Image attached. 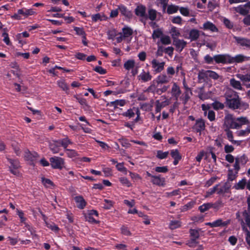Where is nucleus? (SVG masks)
Segmentation results:
<instances>
[{"instance_id": "obj_52", "label": "nucleus", "mask_w": 250, "mask_h": 250, "mask_svg": "<svg viewBox=\"0 0 250 250\" xmlns=\"http://www.w3.org/2000/svg\"><path fill=\"white\" fill-rule=\"evenodd\" d=\"M163 34V32L160 29H157L153 31L152 37L153 39L160 38Z\"/></svg>"}, {"instance_id": "obj_60", "label": "nucleus", "mask_w": 250, "mask_h": 250, "mask_svg": "<svg viewBox=\"0 0 250 250\" xmlns=\"http://www.w3.org/2000/svg\"><path fill=\"white\" fill-rule=\"evenodd\" d=\"M92 20L93 21L96 22L98 21H102L104 19V16H102L100 14L98 13L95 15H93L91 17Z\"/></svg>"}, {"instance_id": "obj_6", "label": "nucleus", "mask_w": 250, "mask_h": 250, "mask_svg": "<svg viewBox=\"0 0 250 250\" xmlns=\"http://www.w3.org/2000/svg\"><path fill=\"white\" fill-rule=\"evenodd\" d=\"M153 72L155 73L161 72L164 69L165 62H160L158 60L154 59L151 62Z\"/></svg>"}, {"instance_id": "obj_38", "label": "nucleus", "mask_w": 250, "mask_h": 250, "mask_svg": "<svg viewBox=\"0 0 250 250\" xmlns=\"http://www.w3.org/2000/svg\"><path fill=\"white\" fill-rule=\"evenodd\" d=\"M246 6H245V5H239L236 7L235 9L237 12L240 13V14L242 15H246L249 13V11L246 9Z\"/></svg>"}, {"instance_id": "obj_39", "label": "nucleus", "mask_w": 250, "mask_h": 250, "mask_svg": "<svg viewBox=\"0 0 250 250\" xmlns=\"http://www.w3.org/2000/svg\"><path fill=\"white\" fill-rule=\"evenodd\" d=\"M42 182L43 185L46 188H52L54 186L53 183L48 179L42 177Z\"/></svg>"}, {"instance_id": "obj_4", "label": "nucleus", "mask_w": 250, "mask_h": 250, "mask_svg": "<svg viewBox=\"0 0 250 250\" xmlns=\"http://www.w3.org/2000/svg\"><path fill=\"white\" fill-rule=\"evenodd\" d=\"M49 160L51 166L53 168L61 169L62 168H65L67 170L64 166L65 164L64 159L60 157L54 156L50 158Z\"/></svg>"}, {"instance_id": "obj_28", "label": "nucleus", "mask_w": 250, "mask_h": 250, "mask_svg": "<svg viewBox=\"0 0 250 250\" xmlns=\"http://www.w3.org/2000/svg\"><path fill=\"white\" fill-rule=\"evenodd\" d=\"M246 162V160L245 156H241L240 157H237L235 159V162L234 165L235 169L238 171L239 168V165L241 163L245 164Z\"/></svg>"}, {"instance_id": "obj_58", "label": "nucleus", "mask_w": 250, "mask_h": 250, "mask_svg": "<svg viewBox=\"0 0 250 250\" xmlns=\"http://www.w3.org/2000/svg\"><path fill=\"white\" fill-rule=\"evenodd\" d=\"M194 204V203L193 202H190L187 204L186 205L183 206L181 208V211L184 212L186 211L189 209H191L193 205Z\"/></svg>"}, {"instance_id": "obj_46", "label": "nucleus", "mask_w": 250, "mask_h": 250, "mask_svg": "<svg viewBox=\"0 0 250 250\" xmlns=\"http://www.w3.org/2000/svg\"><path fill=\"white\" fill-rule=\"evenodd\" d=\"M66 154L69 158H75L78 155V153L73 149H66Z\"/></svg>"}, {"instance_id": "obj_45", "label": "nucleus", "mask_w": 250, "mask_h": 250, "mask_svg": "<svg viewBox=\"0 0 250 250\" xmlns=\"http://www.w3.org/2000/svg\"><path fill=\"white\" fill-rule=\"evenodd\" d=\"M181 222L179 221H171L169 224V228L171 229H176L179 228L181 226Z\"/></svg>"}, {"instance_id": "obj_30", "label": "nucleus", "mask_w": 250, "mask_h": 250, "mask_svg": "<svg viewBox=\"0 0 250 250\" xmlns=\"http://www.w3.org/2000/svg\"><path fill=\"white\" fill-rule=\"evenodd\" d=\"M169 33L171 34L173 40L175 39H177L181 35L180 30L177 27L174 26L171 27Z\"/></svg>"}, {"instance_id": "obj_18", "label": "nucleus", "mask_w": 250, "mask_h": 250, "mask_svg": "<svg viewBox=\"0 0 250 250\" xmlns=\"http://www.w3.org/2000/svg\"><path fill=\"white\" fill-rule=\"evenodd\" d=\"M170 93L171 95L174 97L176 100L178 99L181 94L180 88L176 83H173Z\"/></svg>"}, {"instance_id": "obj_8", "label": "nucleus", "mask_w": 250, "mask_h": 250, "mask_svg": "<svg viewBox=\"0 0 250 250\" xmlns=\"http://www.w3.org/2000/svg\"><path fill=\"white\" fill-rule=\"evenodd\" d=\"M250 58L244 56L242 54H238L234 57H231L230 55V63H241L245 61H249Z\"/></svg>"}, {"instance_id": "obj_31", "label": "nucleus", "mask_w": 250, "mask_h": 250, "mask_svg": "<svg viewBox=\"0 0 250 250\" xmlns=\"http://www.w3.org/2000/svg\"><path fill=\"white\" fill-rule=\"evenodd\" d=\"M194 128L197 132H200L204 130L205 128L204 122L202 120L197 121Z\"/></svg>"}, {"instance_id": "obj_3", "label": "nucleus", "mask_w": 250, "mask_h": 250, "mask_svg": "<svg viewBox=\"0 0 250 250\" xmlns=\"http://www.w3.org/2000/svg\"><path fill=\"white\" fill-rule=\"evenodd\" d=\"M133 34V30L128 27H125L122 29V32L119 33V36L116 38L118 43L122 41L127 40Z\"/></svg>"}, {"instance_id": "obj_55", "label": "nucleus", "mask_w": 250, "mask_h": 250, "mask_svg": "<svg viewBox=\"0 0 250 250\" xmlns=\"http://www.w3.org/2000/svg\"><path fill=\"white\" fill-rule=\"evenodd\" d=\"M168 151L163 152L161 150H158L157 153V157L159 159H163L166 158L168 155Z\"/></svg>"}, {"instance_id": "obj_40", "label": "nucleus", "mask_w": 250, "mask_h": 250, "mask_svg": "<svg viewBox=\"0 0 250 250\" xmlns=\"http://www.w3.org/2000/svg\"><path fill=\"white\" fill-rule=\"evenodd\" d=\"M213 207V204L210 203L204 204L199 207V209L201 212H204Z\"/></svg>"}, {"instance_id": "obj_11", "label": "nucleus", "mask_w": 250, "mask_h": 250, "mask_svg": "<svg viewBox=\"0 0 250 250\" xmlns=\"http://www.w3.org/2000/svg\"><path fill=\"white\" fill-rule=\"evenodd\" d=\"M152 76L149 71H145L143 70L141 73L138 75V79L142 82H147L152 79Z\"/></svg>"}, {"instance_id": "obj_20", "label": "nucleus", "mask_w": 250, "mask_h": 250, "mask_svg": "<svg viewBox=\"0 0 250 250\" xmlns=\"http://www.w3.org/2000/svg\"><path fill=\"white\" fill-rule=\"evenodd\" d=\"M249 123V121L246 117H240L236 119V123L234 125L235 129L241 127L242 125H247Z\"/></svg>"}, {"instance_id": "obj_27", "label": "nucleus", "mask_w": 250, "mask_h": 250, "mask_svg": "<svg viewBox=\"0 0 250 250\" xmlns=\"http://www.w3.org/2000/svg\"><path fill=\"white\" fill-rule=\"evenodd\" d=\"M230 85L234 89L238 90H241L243 89L241 83L240 81L236 80L234 78L230 80Z\"/></svg>"}, {"instance_id": "obj_23", "label": "nucleus", "mask_w": 250, "mask_h": 250, "mask_svg": "<svg viewBox=\"0 0 250 250\" xmlns=\"http://www.w3.org/2000/svg\"><path fill=\"white\" fill-rule=\"evenodd\" d=\"M38 157V154L36 152L31 153L29 151L25 152L24 158L27 161L33 162Z\"/></svg>"}, {"instance_id": "obj_7", "label": "nucleus", "mask_w": 250, "mask_h": 250, "mask_svg": "<svg viewBox=\"0 0 250 250\" xmlns=\"http://www.w3.org/2000/svg\"><path fill=\"white\" fill-rule=\"evenodd\" d=\"M214 60L217 63H230V55L229 54H219L213 57Z\"/></svg>"}, {"instance_id": "obj_17", "label": "nucleus", "mask_w": 250, "mask_h": 250, "mask_svg": "<svg viewBox=\"0 0 250 250\" xmlns=\"http://www.w3.org/2000/svg\"><path fill=\"white\" fill-rule=\"evenodd\" d=\"M231 185L229 182L227 181L220 188L217 187V194L220 195H224L229 192Z\"/></svg>"}, {"instance_id": "obj_41", "label": "nucleus", "mask_w": 250, "mask_h": 250, "mask_svg": "<svg viewBox=\"0 0 250 250\" xmlns=\"http://www.w3.org/2000/svg\"><path fill=\"white\" fill-rule=\"evenodd\" d=\"M246 183H247L246 180L243 179L241 180V181H240L238 183L236 184L234 186V188L236 189H242L245 188V187L246 185Z\"/></svg>"}, {"instance_id": "obj_24", "label": "nucleus", "mask_w": 250, "mask_h": 250, "mask_svg": "<svg viewBox=\"0 0 250 250\" xmlns=\"http://www.w3.org/2000/svg\"><path fill=\"white\" fill-rule=\"evenodd\" d=\"M58 86L61 88L63 91H65L66 93H69V87L68 84L63 79H61L57 82Z\"/></svg>"}, {"instance_id": "obj_22", "label": "nucleus", "mask_w": 250, "mask_h": 250, "mask_svg": "<svg viewBox=\"0 0 250 250\" xmlns=\"http://www.w3.org/2000/svg\"><path fill=\"white\" fill-rule=\"evenodd\" d=\"M234 39L238 44L243 46L250 48V40L237 37H234Z\"/></svg>"}, {"instance_id": "obj_32", "label": "nucleus", "mask_w": 250, "mask_h": 250, "mask_svg": "<svg viewBox=\"0 0 250 250\" xmlns=\"http://www.w3.org/2000/svg\"><path fill=\"white\" fill-rule=\"evenodd\" d=\"M152 182L153 184L163 186L165 184V179L161 178L159 176H152Z\"/></svg>"}, {"instance_id": "obj_37", "label": "nucleus", "mask_w": 250, "mask_h": 250, "mask_svg": "<svg viewBox=\"0 0 250 250\" xmlns=\"http://www.w3.org/2000/svg\"><path fill=\"white\" fill-rule=\"evenodd\" d=\"M236 133L239 137L248 136L250 133V126H248L245 129L238 130Z\"/></svg>"}, {"instance_id": "obj_44", "label": "nucleus", "mask_w": 250, "mask_h": 250, "mask_svg": "<svg viewBox=\"0 0 250 250\" xmlns=\"http://www.w3.org/2000/svg\"><path fill=\"white\" fill-rule=\"evenodd\" d=\"M208 70H202L199 71L198 78L199 80H205V78H208Z\"/></svg>"}, {"instance_id": "obj_35", "label": "nucleus", "mask_w": 250, "mask_h": 250, "mask_svg": "<svg viewBox=\"0 0 250 250\" xmlns=\"http://www.w3.org/2000/svg\"><path fill=\"white\" fill-rule=\"evenodd\" d=\"M108 39L113 41L115 37L119 36V33L115 29H111L109 30L107 32Z\"/></svg>"}, {"instance_id": "obj_36", "label": "nucleus", "mask_w": 250, "mask_h": 250, "mask_svg": "<svg viewBox=\"0 0 250 250\" xmlns=\"http://www.w3.org/2000/svg\"><path fill=\"white\" fill-rule=\"evenodd\" d=\"M241 226L243 230L246 232V241L248 245L250 246V232L245 227L244 221H241Z\"/></svg>"}, {"instance_id": "obj_26", "label": "nucleus", "mask_w": 250, "mask_h": 250, "mask_svg": "<svg viewBox=\"0 0 250 250\" xmlns=\"http://www.w3.org/2000/svg\"><path fill=\"white\" fill-rule=\"evenodd\" d=\"M236 76L243 83H247L250 82V73H247L245 75L238 73L236 75ZM248 87L250 88V83L248 85Z\"/></svg>"}, {"instance_id": "obj_42", "label": "nucleus", "mask_w": 250, "mask_h": 250, "mask_svg": "<svg viewBox=\"0 0 250 250\" xmlns=\"http://www.w3.org/2000/svg\"><path fill=\"white\" fill-rule=\"evenodd\" d=\"M179 9V7L174 5H169L167 7V13L168 14H172L176 13Z\"/></svg>"}, {"instance_id": "obj_49", "label": "nucleus", "mask_w": 250, "mask_h": 250, "mask_svg": "<svg viewBox=\"0 0 250 250\" xmlns=\"http://www.w3.org/2000/svg\"><path fill=\"white\" fill-rule=\"evenodd\" d=\"M176 73L174 68L172 66H168L167 69V75L169 77V79L171 80L172 76Z\"/></svg>"}, {"instance_id": "obj_34", "label": "nucleus", "mask_w": 250, "mask_h": 250, "mask_svg": "<svg viewBox=\"0 0 250 250\" xmlns=\"http://www.w3.org/2000/svg\"><path fill=\"white\" fill-rule=\"evenodd\" d=\"M135 13L138 16L143 17L145 16L146 8L145 7L140 5L136 7L135 9Z\"/></svg>"}, {"instance_id": "obj_21", "label": "nucleus", "mask_w": 250, "mask_h": 250, "mask_svg": "<svg viewBox=\"0 0 250 250\" xmlns=\"http://www.w3.org/2000/svg\"><path fill=\"white\" fill-rule=\"evenodd\" d=\"M135 114L138 115V117H140V111L138 108L135 107L128 109L125 113H124L125 116L130 118L133 117Z\"/></svg>"}, {"instance_id": "obj_48", "label": "nucleus", "mask_w": 250, "mask_h": 250, "mask_svg": "<svg viewBox=\"0 0 250 250\" xmlns=\"http://www.w3.org/2000/svg\"><path fill=\"white\" fill-rule=\"evenodd\" d=\"M105 204H104L103 208L105 209H110L114 205V202L109 200L104 199V200Z\"/></svg>"}, {"instance_id": "obj_19", "label": "nucleus", "mask_w": 250, "mask_h": 250, "mask_svg": "<svg viewBox=\"0 0 250 250\" xmlns=\"http://www.w3.org/2000/svg\"><path fill=\"white\" fill-rule=\"evenodd\" d=\"M60 145L58 141H53L49 143V147L53 153L56 154L60 150Z\"/></svg>"}, {"instance_id": "obj_57", "label": "nucleus", "mask_w": 250, "mask_h": 250, "mask_svg": "<svg viewBox=\"0 0 250 250\" xmlns=\"http://www.w3.org/2000/svg\"><path fill=\"white\" fill-rule=\"evenodd\" d=\"M157 12L153 9H150L148 11V18L151 21H154L156 18Z\"/></svg>"}, {"instance_id": "obj_14", "label": "nucleus", "mask_w": 250, "mask_h": 250, "mask_svg": "<svg viewBox=\"0 0 250 250\" xmlns=\"http://www.w3.org/2000/svg\"><path fill=\"white\" fill-rule=\"evenodd\" d=\"M173 44L176 47L177 50L181 52L186 47L187 42L184 40L177 39L173 40Z\"/></svg>"}, {"instance_id": "obj_51", "label": "nucleus", "mask_w": 250, "mask_h": 250, "mask_svg": "<svg viewBox=\"0 0 250 250\" xmlns=\"http://www.w3.org/2000/svg\"><path fill=\"white\" fill-rule=\"evenodd\" d=\"M213 108L215 110L222 109L224 107V105L218 101H215L212 104Z\"/></svg>"}, {"instance_id": "obj_59", "label": "nucleus", "mask_w": 250, "mask_h": 250, "mask_svg": "<svg viewBox=\"0 0 250 250\" xmlns=\"http://www.w3.org/2000/svg\"><path fill=\"white\" fill-rule=\"evenodd\" d=\"M170 154L172 157L174 159H181V156L177 149H173L171 150Z\"/></svg>"}, {"instance_id": "obj_56", "label": "nucleus", "mask_w": 250, "mask_h": 250, "mask_svg": "<svg viewBox=\"0 0 250 250\" xmlns=\"http://www.w3.org/2000/svg\"><path fill=\"white\" fill-rule=\"evenodd\" d=\"M161 42L163 44L167 45L171 43V40L169 36H164L161 37Z\"/></svg>"}, {"instance_id": "obj_9", "label": "nucleus", "mask_w": 250, "mask_h": 250, "mask_svg": "<svg viewBox=\"0 0 250 250\" xmlns=\"http://www.w3.org/2000/svg\"><path fill=\"white\" fill-rule=\"evenodd\" d=\"M224 124L228 128L235 129L236 119H234L231 114H227L225 117Z\"/></svg>"}, {"instance_id": "obj_13", "label": "nucleus", "mask_w": 250, "mask_h": 250, "mask_svg": "<svg viewBox=\"0 0 250 250\" xmlns=\"http://www.w3.org/2000/svg\"><path fill=\"white\" fill-rule=\"evenodd\" d=\"M155 80L157 83V85L165 84L169 83L170 81L169 76H167L165 73H163L157 77Z\"/></svg>"}, {"instance_id": "obj_54", "label": "nucleus", "mask_w": 250, "mask_h": 250, "mask_svg": "<svg viewBox=\"0 0 250 250\" xmlns=\"http://www.w3.org/2000/svg\"><path fill=\"white\" fill-rule=\"evenodd\" d=\"M8 160L11 165V166L10 167H11V168L17 169L20 167V164L18 161L16 160H13L11 159H8Z\"/></svg>"}, {"instance_id": "obj_16", "label": "nucleus", "mask_w": 250, "mask_h": 250, "mask_svg": "<svg viewBox=\"0 0 250 250\" xmlns=\"http://www.w3.org/2000/svg\"><path fill=\"white\" fill-rule=\"evenodd\" d=\"M201 28L204 30H209L212 32H217L218 31L216 26L213 23L208 21L205 22L203 25V27H201Z\"/></svg>"}, {"instance_id": "obj_43", "label": "nucleus", "mask_w": 250, "mask_h": 250, "mask_svg": "<svg viewBox=\"0 0 250 250\" xmlns=\"http://www.w3.org/2000/svg\"><path fill=\"white\" fill-rule=\"evenodd\" d=\"M119 10L122 14L125 16L126 17L130 18L131 17V13L128 11L126 7L124 6H121L119 8Z\"/></svg>"}, {"instance_id": "obj_2", "label": "nucleus", "mask_w": 250, "mask_h": 250, "mask_svg": "<svg viewBox=\"0 0 250 250\" xmlns=\"http://www.w3.org/2000/svg\"><path fill=\"white\" fill-rule=\"evenodd\" d=\"M36 14V12L33 9H27L26 8H22L18 9L17 12L15 13L13 15L11 16V18L16 20H21L24 19L28 17L29 16H32Z\"/></svg>"}, {"instance_id": "obj_63", "label": "nucleus", "mask_w": 250, "mask_h": 250, "mask_svg": "<svg viewBox=\"0 0 250 250\" xmlns=\"http://www.w3.org/2000/svg\"><path fill=\"white\" fill-rule=\"evenodd\" d=\"M155 170L157 172L160 173H166L168 171L167 167H157L155 168Z\"/></svg>"}, {"instance_id": "obj_12", "label": "nucleus", "mask_w": 250, "mask_h": 250, "mask_svg": "<svg viewBox=\"0 0 250 250\" xmlns=\"http://www.w3.org/2000/svg\"><path fill=\"white\" fill-rule=\"evenodd\" d=\"M199 35V30L195 29H192L189 31L188 36L184 34L183 35V37L185 39L190 40L191 41H194L198 39Z\"/></svg>"}, {"instance_id": "obj_5", "label": "nucleus", "mask_w": 250, "mask_h": 250, "mask_svg": "<svg viewBox=\"0 0 250 250\" xmlns=\"http://www.w3.org/2000/svg\"><path fill=\"white\" fill-rule=\"evenodd\" d=\"M124 67L127 71L131 70V74L133 76H135L138 72L139 66L136 65L134 60L130 59L126 61L124 64Z\"/></svg>"}, {"instance_id": "obj_47", "label": "nucleus", "mask_w": 250, "mask_h": 250, "mask_svg": "<svg viewBox=\"0 0 250 250\" xmlns=\"http://www.w3.org/2000/svg\"><path fill=\"white\" fill-rule=\"evenodd\" d=\"M208 78H210L213 80H218L219 78H222L217 73L214 71L208 70Z\"/></svg>"}, {"instance_id": "obj_25", "label": "nucleus", "mask_w": 250, "mask_h": 250, "mask_svg": "<svg viewBox=\"0 0 250 250\" xmlns=\"http://www.w3.org/2000/svg\"><path fill=\"white\" fill-rule=\"evenodd\" d=\"M159 85H157V83L156 81L154 80L150 86L147 88V91L148 92H150L153 93H159V88L158 86Z\"/></svg>"}, {"instance_id": "obj_61", "label": "nucleus", "mask_w": 250, "mask_h": 250, "mask_svg": "<svg viewBox=\"0 0 250 250\" xmlns=\"http://www.w3.org/2000/svg\"><path fill=\"white\" fill-rule=\"evenodd\" d=\"M120 181L124 186L129 187L131 186V184L129 180L125 177H121L120 178Z\"/></svg>"}, {"instance_id": "obj_10", "label": "nucleus", "mask_w": 250, "mask_h": 250, "mask_svg": "<svg viewBox=\"0 0 250 250\" xmlns=\"http://www.w3.org/2000/svg\"><path fill=\"white\" fill-rule=\"evenodd\" d=\"M230 223L229 220H227L226 221H223L222 219H219L213 222H208L206 223V225L207 226H209L211 228H216L218 227H225L227 226Z\"/></svg>"}, {"instance_id": "obj_29", "label": "nucleus", "mask_w": 250, "mask_h": 250, "mask_svg": "<svg viewBox=\"0 0 250 250\" xmlns=\"http://www.w3.org/2000/svg\"><path fill=\"white\" fill-rule=\"evenodd\" d=\"M226 131L227 138L230 142H231L233 144L236 145L237 146H239L241 144V141H236L233 139V136L232 131L229 130H227Z\"/></svg>"}, {"instance_id": "obj_1", "label": "nucleus", "mask_w": 250, "mask_h": 250, "mask_svg": "<svg viewBox=\"0 0 250 250\" xmlns=\"http://www.w3.org/2000/svg\"><path fill=\"white\" fill-rule=\"evenodd\" d=\"M231 94L229 92L226 93V104L229 108L236 109L238 108L240 98L236 95V92L230 91Z\"/></svg>"}, {"instance_id": "obj_15", "label": "nucleus", "mask_w": 250, "mask_h": 250, "mask_svg": "<svg viewBox=\"0 0 250 250\" xmlns=\"http://www.w3.org/2000/svg\"><path fill=\"white\" fill-rule=\"evenodd\" d=\"M76 206L79 209H83L86 205V202L82 196H77L74 198Z\"/></svg>"}, {"instance_id": "obj_62", "label": "nucleus", "mask_w": 250, "mask_h": 250, "mask_svg": "<svg viewBox=\"0 0 250 250\" xmlns=\"http://www.w3.org/2000/svg\"><path fill=\"white\" fill-rule=\"evenodd\" d=\"M46 226L52 230L57 232L59 230V228L54 223H46Z\"/></svg>"}, {"instance_id": "obj_64", "label": "nucleus", "mask_w": 250, "mask_h": 250, "mask_svg": "<svg viewBox=\"0 0 250 250\" xmlns=\"http://www.w3.org/2000/svg\"><path fill=\"white\" fill-rule=\"evenodd\" d=\"M116 167L119 171L126 173L127 170L126 168L124 167L123 163H117Z\"/></svg>"}, {"instance_id": "obj_53", "label": "nucleus", "mask_w": 250, "mask_h": 250, "mask_svg": "<svg viewBox=\"0 0 250 250\" xmlns=\"http://www.w3.org/2000/svg\"><path fill=\"white\" fill-rule=\"evenodd\" d=\"M125 104V101L124 100H117L115 101L111 102L112 105L117 107L118 105L121 106H124Z\"/></svg>"}, {"instance_id": "obj_33", "label": "nucleus", "mask_w": 250, "mask_h": 250, "mask_svg": "<svg viewBox=\"0 0 250 250\" xmlns=\"http://www.w3.org/2000/svg\"><path fill=\"white\" fill-rule=\"evenodd\" d=\"M58 143H59L60 146H62L66 150V147L69 144H72V142L68 138H65L63 139L58 140Z\"/></svg>"}, {"instance_id": "obj_50", "label": "nucleus", "mask_w": 250, "mask_h": 250, "mask_svg": "<svg viewBox=\"0 0 250 250\" xmlns=\"http://www.w3.org/2000/svg\"><path fill=\"white\" fill-rule=\"evenodd\" d=\"M200 230V229H190V234L191 235V236L192 237V239H198L199 236H200V235H199V231Z\"/></svg>"}]
</instances>
